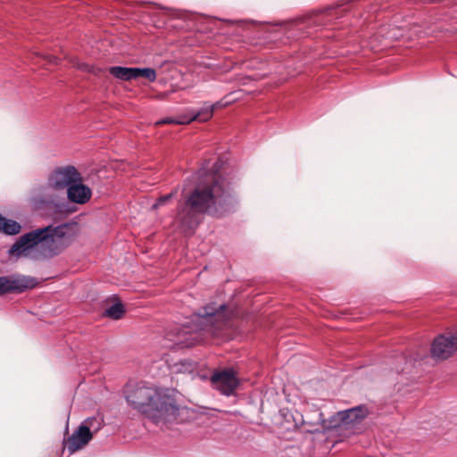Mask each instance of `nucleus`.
I'll use <instances>...</instances> for the list:
<instances>
[{"label": "nucleus", "mask_w": 457, "mask_h": 457, "mask_svg": "<svg viewBox=\"0 0 457 457\" xmlns=\"http://www.w3.org/2000/svg\"><path fill=\"white\" fill-rule=\"evenodd\" d=\"M221 166L220 160L211 169L209 162H204L198 176L204 177L206 183L197 186L184 201L179 202L175 220L183 232L195 231L200 223V214L220 218L235 212L237 201L230 183L220 174Z\"/></svg>", "instance_id": "f257e3e1"}, {"label": "nucleus", "mask_w": 457, "mask_h": 457, "mask_svg": "<svg viewBox=\"0 0 457 457\" xmlns=\"http://www.w3.org/2000/svg\"><path fill=\"white\" fill-rule=\"evenodd\" d=\"M128 404L154 423L170 422L177 419L180 407L165 391L144 383H128L123 389Z\"/></svg>", "instance_id": "f03ea898"}, {"label": "nucleus", "mask_w": 457, "mask_h": 457, "mask_svg": "<svg viewBox=\"0 0 457 457\" xmlns=\"http://www.w3.org/2000/svg\"><path fill=\"white\" fill-rule=\"evenodd\" d=\"M230 312L226 303L211 302L194 313L190 321L176 325L167 333V337L175 345L192 347L200 339V332L217 335L229 320Z\"/></svg>", "instance_id": "7ed1b4c3"}, {"label": "nucleus", "mask_w": 457, "mask_h": 457, "mask_svg": "<svg viewBox=\"0 0 457 457\" xmlns=\"http://www.w3.org/2000/svg\"><path fill=\"white\" fill-rule=\"evenodd\" d=\"M74 223H62L58 226H46L37 228L22 235L9 249L10 254L21 255L41 244L46 247L50 256L61 253L68 245L69 241L74 235Z\"/></svg>", "instance_id": "20e7f679"}, {"label": "nucleus", "mask_w": 457, "mask_h": 457, "mask_svg": "<svg viewBox=\"0 0 457 457\" xmlns=\"http://www.w3.org/2000/svg\"><path fill=\"white\" fill-rule=\"evenodd\" d=\"M346 12L347 7L344 5L328 7L303 18L286 21L276 30L288 40L298 39L310 36L312 29L328 28L334 21L343 18Z\"/></svg>", "instance_id": "39448f33"}, {"label": "nucleus", "mask_w": 457, "mask_h": 457, "mask_svg": "<svg viewBox=\"0 0 457 457\" xmlns=\"http://www.w3.org/2000/svg\"><path fill=\"white\" fill-rule=\"evenodd\" d=\"M85 422L87 425L82 424L79 428L68 438L66 446L68 451L72 453L87 445L92 439L91 428H94L93 422H96V430H99L103 419L99 417L87 418Z\"/></svg>", "instance_id": "423d86ee"}, {"label": "nucleus", "mask_w": 457, "mask_h": 457, "mask_svg": "<svg viewBox=\"0 0 457 457\" xmlns=\"http://www.w3.org/2000/svg\"><path fill=\"white\" fill-rule=\"evenodd\" d=\"M82 177L77 169L72 165L57 168L49 176V186L56 190L68 189L73 182L81 180Z\"/></svg>", "instance_id": "0eeeda50"}, {"label": "nucleus", "mask_w": 457, "mask_h": 457, "mask_svg": "<svg viewBox=\"0 0 457 457\" xmlns=\"http://www.w3.org/2000/svg\"><path fill=\"white\" fill-rule=\"evenodd\" d=\"M37 285V278L29 276L0 277V295L7 293H23Z\"/></svg>", "instance_id": "6e6552de"}, {"label": "nucleus", "mask_w": 457, "mask_h": 457, "mask_svg": "<svg viewBox=\"0 0 457 457\" xmlns=\"http://www.w3.org/2000/svg\"><path fill=\"white\" fill-rule=\"evenodd\" d=\"M211 383L213 388L226 396L234 395L239 386V380L232 369L214 372L211 377Z\"/></svg>", "instance_id": "1a4fd4ad"}, {"label": "nucleus", "mask_w": 457, "mask_h": 457, "mask_svg": "<svg viewBox=\"0 0 457 457\" xmlns=\"http://www.w3.org/2000/svg\"><path fill=\"white\" fill-rule=\"evenodd\" d=\"M457 350V337L438 336L431 345V355L434 359L445 360Z\"/></svg>", "instance_id": "9d476101"}, {"label": "nucleus", "mask_w": 457, "mask_h": 457, "mask_svg": "<svg viewBox=\"0 0 457 457\" xmlns=\"http://www.w3.org/2000/svg\"><path fill=\"white\" fill-rule=\"evenodd\" d=\"M354 416L355 415L353 413H344V411H339L332 415L328 420H326L323 413L319 412V422L324 429H333L360 421V420Z\"/></svg>", "instance_id": "9b49d317"}, {"label": "nucleus", "mask_w": 457, "mask_h": 457, "mask_svg": "<svg viewBox=\"0 0 457 457\" xmlns=\"http://www.w3.org/2000/svg\"><path fill=\"white\" fill-rule=\"evenodd\" d=\"M92 196V190L82 183V179L73 182L67 189V197L71 203L78 204H87Z\"/></svg>", "instance_id": "f8f14e48"}, {"label": "nucleus", "mask_w": 457, "mask_h": 457, "mask_svg": "<svg viewBox=\"0 0 457 457\" xmlns=\"http://www.w3.org/2000/svg\"><path fill=\"white\" fill-rule=\"evenodd\" d=\"M227 104L228 103L223 104L220 101L216 102L213 104H204V105L199 111L194 112V115L187 122L191 120H199L201 122L207 121L212 117L213 111L216 107L224 106L227 105Z\"/></svg>", "instance_id": "ddd939ff"}, {"label": "nucleus", "mask_w": 457, "mask_h": 457, "mask_svg": "<svg viewBox=\"0 0 457 457\" xmlns=\"http://www.w3.org/2000/svg\"><path fill=\"white\" fill-rule=\"evenodd\" d=\"M109 73L123 81L136 79V67L112 66L109 68Z\"/></svg>", "instance_id": "4468645a"}, {"label": "nucleus", "mask_w": 457, "mask_h": 457, "mask_svg": "<svg viewBox=\"0 0 457 457\" xmlns=\"http://www.w3.org/2000/svg\"><path fill=\"white\" fill-rule=\"evenodd\" d=\"M125 312L124 305L120 302H116L107 309L104 315L112 320H120Z\"/></svg>", "instance_id": "2eb2a0df"}, {"label": "nucleus", "mask_w": 457, "mask_h": 457, "mask_svg": "<svg viewBox=\"0 0 457 457\" xmlns=\"http://www.w3.org/2000/svg\"><path fill=\"white\" fill-rule=\"evenodd\" d=\"M21 229V226L19 222L5 218L4 222H2V232H4L6 235H17L20 233Z\"/></svg>", "instance_id": "dca6fc26"}, {"label": "nucleus", "mask_w": 457, "mask_h": 457, "mask_svg": "<svg viewBox=\"0 0 457 457\" xmlns=\"http://www.w3.org/2000/svg\"><path fill=\"white\" fill-rule=\"evenodd\" d=\"M53 212L59 215H69L76 211V207L71 206L68 202H56L53 204Z\"/></svg>", "instance_id": "f3484780"}, {"label": "nucleus", "mask_w": 457, "mask_h": 457, "mask_svg": "<svg viewBox=\"0 0 457 457\" xmlns=\"http://www.w3.org/2000/svg\"><path fill=\"white\" fill-rule=\"evenodd\" d=\"M143 77L149 82H154L156 80V71L153 68H137L136 67V79Z\"/></svg>", "instance_id": "a211bd4d"}, {"label": "nucleus", "mask_w": 457, "mask_h": 457, "mask_svg": "<svg viewBox=\"0 0 457 457\" xmlns=\"http://www.w3.org/2000/svg\"><path fill=\"white\" fill-rule=\"evenodd\" d=\"M353 413L360 420H363L368 415V409L364 405H359L344 411V413Z\"/></svg>", "instance_id": "6ab92c4d"}, {"label": "nucleus", "mask_w": 457, "mask_h": 457, "mask_svg": "<svg viewBox=\"0 0 457 457\" xmlns=\"http://www.w3.org/2000/svg\"><path fill=\"white\" fill-rule=\"evenodd\" d=\"M174 195H175V193L170 192L167 195L160 196L157 199L156 203L153 205V209H156L159 206H162V205L166 204V203L170 201L174 197Z\"/></svg>", "instance_id": "aec40b11"}, {"label": "nucleus", "mask_w": 457, "mask_h": 457, "mask_svg": "<svg viewBox=\"0 0 457 457\" xmlns=\"http://www.w3.org/2000/svg\"><path fill=\"white\" fill-rule=\"evenodd\" d=\"M171 123H183V121H176L175 120H173L171 118H165V119H162L155 122L156 125L171 124Z\"/></svg>", "instance_id": "412c9836"}, {"label": "nucleus", "mask_w": 457, "mask_h": 457, "mask_svg": "<svg viewBox=\"0 0 457 457\" xmlns=\"http://www.w3.org/2000/svg\"><path fill=\"white\" fill-rule=\"evenodd\" d=\"M47 58H48V61L52 63H54L56 62V57H54L53 55H48Z\"/></svg>", "instance_id": "4be33fe9"}, {"label": "nucleus", "mask_w": 457, "mask_h": 457, "mask_svg": "<svg viewBox=\"0 0 457 457\" xmlns=\"http://www.w3.org/2000/svg\"><path fill=\"white\" fill-rule=\"evenodd\" d=\"M5 218L0 214V231L2 230V222H4Z\"/></svg>", "instance_id": "5701e85b"}, {"label": "nucleus", "mask_w": 457, "mask_h": 457, "mask_svg": "<svg viewBox=\"0 0 457 457\" xmlns=\"http://www.w3.org/2000/svg\"><path fill=\"white\" fill-rule=\"evenodd\" d=\"M93 424H94V428H91V429H94L95 431H96V424H97V423H96V422H93Z\"/></svg>", "instance_id": "b1692460"}, {"label": "nucleus", "mask_w": 457, "mask_h": 457, "mask_svg": "<svg viewBox=\"0 0 457 457\" xmlns=\"http://www.w3.org/2000/svg\"><path fill=\"white\" fill-rule=\"evenodd\" d=\"M400 358H401V360L406 361V357L404 355H401Z\"/></svg>", "instance_id": "393cba45"}, {"label": "nucleus", "mask_w": 457, "mask_h": 457, "mask_svg": "<svg viewBox=\"0 0 457 457\" xmlns=\"http://www.w3.org/2000/svg\"><path fill=\"white\" fill-rule=\"evenodd\" d=\"M403 369H401V370H400V369H398V368L396 369V371H397V372H400V371H403Z\"/></svg>", "instance_id": "a878e982"}]
</instances>
